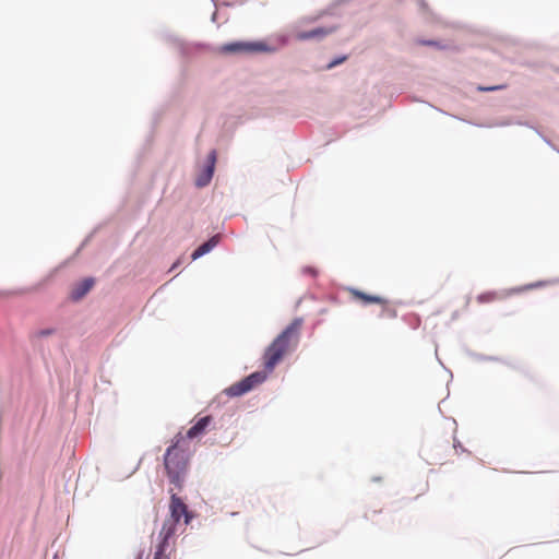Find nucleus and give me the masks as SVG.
I'll use <instances>...</instances> for the list:
<instances>
[{
	"mask_svg": "<svg viewBox=\"0 0 559 559\" xmlns=\"http://www.w3.org/2000/svg\"><path fill=\"white\" fill-rule=\"evenodd\" d=\"M164 466L175 489L181 490L189 467V453L186 447V438L181 433L175 437L173 445L166 450Z\"/></svg>",
	"mask_w": 559,
	"mask_h": 559,
	"instance_id": "1",
	"label": "nucleus"
},
{
	"mask_svg": "<svg viewBox=\"0 0 559 559\" xmlns=\"http://www.w3.org/2000/svg\"><path fill=\"white\" fill-rule=\"evenodd\" d=\"M169 492L171 493L169 503L170 515L164 521L159 536L173 538L181 518H185V523L189 524L191 515L188 512L187 504L174 492V488H170Z\"/></svg>",
	"mask_w": 559,
	"mask_h": 559,
	"instance_id": "2",
	"label": "nucleus"
},
{
	"mask_svg": "<svg viewBox=\"0 0 559 559\" xmlns=\"http://www.w3.org/2000/svg\"><path fill=\"white\" fill-rule=\"evenodd\" d=\"M302 326L301 319H295L272 343L269 349H289L299 342Z\"/></svg>",
	"mask_w": 559,
	"mask_h": 559,
	"instance_id": "3",
	"label": "nucleus"
},
{
	"mask_svg": "<svg viewBox=\"0 0 559 559\" xmlns=\"http://www.w3.org/2000/svg\"><path fill=\"white\" fill-rule=\"evenodd\" d=\"M266 379V373L263 371H257L246 377L241 381L234 383L229 388L226 389V394L228 396H240L249 391H251L258 384H261Z\"/></svg>",
	"mask_w": 559,
	"mask_h": 559,
	"instance_id": "4",
	"label": "nucleus"
},
{
	"mask_svg": "<svg viewBox=\"0 0 559 559\" xmlns=\"http://www.w3.org/2000/svg\"><path fill=\"white\" fill-rule=\"evenodd\" d=\"M266 47L262 43H233L222 47L224 52H240V51H264Z\"/></svg>",
	"mask_w": 559,
	"mask_h": 559,
	"instance_id": "5",
	"label": "nucleus"
},
{
	"mask_svg": "<svg viewBox=\"0 0 559 559\" xmlns=\"http://www.w3.org/2000/svg\"><path fill=\"white\" fill-rule=\"evenodd\" d=\"M216 163V152L213 150L210 152L207 156V166L204 168L201 175L198 176L195 183L198 187H204L210 183L213 173L214 166Z\"/></svg>",
	"mask_w": 559,
	"mask_h": 559,
	"instance_id": "6",
	"label": "nucleus"
},
{
	"mask_svg": "<svg viewBox=\"0 0 559 559\" xmlns=\"http://www.w3.org/2000/svg\"><path fill=\"white\" fill-rule=\"evenodd\" d=\"M336 29L335 26L332 27H317L311 31H302L296 34V39L298 40H310V39H322L325 36L332 34Z\"/></svg>",
	"mask_w": 559,
	"mask_h": 559,
	"instance_id": "7",
	"label": "nucleus"
},
{
	"mask_svg": "<svg viewBox=\"0 0 559 559\" xmlns=\"http://www.w3.org/2000/svg\"><path fill=\"white\" fill-rule=\"evenodd\" d=\"M350 294L355 299L361 301L364 305L379 304L383 307V310H388V300L380 296L368 295L357 289H350Z\"/></svg>",
	"mask_w": 559,
	"mask_h": 559,
	"instance_id": "8",
	"label": "nucleus"
},
{
	"mask_svg": "<svg viewBox=\"0 0 559 559\" xmlns=\"http://www.w3.org/2000/svg\"><path fill=\"white\" fill-rule=\"evenodd\" d=\"M93 286V278L88 277L83 280L73 287L71 292V299L74 301L82 299L92 289Z\"/></svg>",
	"mask_w": 559,
	"mask_h": 559,
	"instance_id": "9",
	"label": "nucleus"
},
{
	"mask_svg": "<svg viewBox=\"0 0 559 559\" xmlns=\"http://www.w3.org/2000/svg\"><path fill=\"white\" fill-rule=\"evenodd\" d=\"M212 417L211 416H204L200 418L188 431L186 435V438L188 439H194L201 435H203L207 428V426L211 424Z\"/></svg>",
	"mask_w": 559,
	"mask_h": 559,
	"instance_id": "10",
	"label": "nucleus"
},
{
	"mask_svg": "<svg viewBox=\"0 0 559 559\" xmlns=\"http://www.w3.org/2000/svg\"><path fill=\"white\" fill-rule=\"evenodd\" d=\"M221 240L219 235H215L211 237L206 242L202 243L200 247H198L193 253L191 254L192 260H197L200 257L204 255L205 253L210 252L212 249H214Z\"/></svg>",
	"mask_w": 559,
	"mask_h": 559,
	"instance_id": "11",
	"label": "nucleus"
},
{
	"mask_svg": "<svg viewBox=\"0 0 559 559\" xmlns=\"http://www.w3.org/2000/svg\"><path fill=\"white\" fill-rule=\"evenodd\" d=\"M158 537H159V542L156 546V550L154 552L153 559H169V555H168L167 550L170 547L171 537H166V536H158Z\"/></svg>",
	"mask_w": 559,
	"mask_h": 559,
	"instance_id": "12",
	"label": "nucleus"
},
{
	"mask_svg": "<svg viewBox=\"0 0 559 559\" xmlns=\"http://www.w3.org/2000/svg\"><path fill=\"white\" fill-rule=\"evenodd\" d=\"M499 299V295L495 292L481 293L476 297L478 304H490Z\"/></svg>",
	"mask_w": 559,
	"mask_h": 559,
	"instance_id": "13",
	"label": "nucleus"
},
{
	"mask_svg": "<svg viewBox=\"0 0 559 559\" xmlns=\"http://www.w3.org/2000/svg\"><path fill=\"white\" fill-rule=\"evenodd\" d=\"M283 352H273V354L265 359V367L267 370H272L274 366L281 360Z\"/></svg>",
	"mask_w": 559,
	"mask_h": 559,
	"instance_id": "14",
	"label": "nucleus"
},
{
	"mask_svg": "<svg viewBox=\"0 0 559 559\" xmlns=\"http://www.w3.org/2000/svg\"><path fill=\"white\" fill-rule=\"evenodd\" d=\"M503 87H504L503 85H499V86H487V87L479 86V87H478V91H481V92H490V91L501 90V88H503Z\"/></svg>",
	"mask_w": 559,
	"mask_h": 559,
	"instance_id": "15",
	"label": "nucleus"
},
{
	"mask_svg": "<svg viewBox=\"0 0 559 559\" xmlns=\"http://www.w3.org/2000/svg\"><path fill=\"white\" fill-rule=\"evenodd\" d=\"M52 333H53V330H51V329H46V330H41V331L37 332V333L35 334V337H44V336H48V335H50V334H52Z\"/></svg>",
	"mask_w": 559,
	"mask_h": 559,
	"instance_id": "16",
	"label": "nucleus"
},
{
	"mask_svg": "<svg viewBox=\"0 0 559 559\" xmlns=\"http://www.w3.org/2000/svg\"><path fill=\"white\" fill-rule=\"evenodd\" d=\"M343 60H345V57H344V58H342V59H340V60H335V61L331 62V63L329 64V68H332V67H334V66H336V64L341 63Z\"/></svg>",
	"mask_w": 559,
	"mask_h": 559,
	"instance_id": "17",
	"label": "nucleus"
},
{
	"mask_svg": "<svg viewBox=\"0 0 559 559\" xmlns=\"http://www.w3.org/2000/svg\"><path fill=\"white\" fill-rule=\"evenodd\" d=\"M420 44H421V45H429V46H435V45H437V43L431 41V40H429V41H420Z\"/></svg>",
	"mask_w": 559,
	"mask_h": 559,
	"instance_id": "18",
	"label": "nucleus"
},
{
	"mask_svg": "<svg viewBox=\"0 0 559 559\" xmlns=\"http://www.w3.org/2000/svg\"><path fill=\"white\" fill-rule=\"evenodd\" d=\"M538 284H532V285H528L527 288H533V287H537Z\"/></svg>",
	"mask_w": 559,
	"mask_h": 559,
	"instance_id": "19",
	"label": "nucleus"
},
{
	"mask_svg": "<svg viewBox=\"0 0 559 559\" xmlns=\"http://www.w3.org/2000/svg\"><path fill=\"white\" fill-rule=\"evenodd\" d=\"M138 559H141V556H139V558H138Z\"/></svg>",
	"mask_w": 559,
	"mask_h": 559,
	"instance_id": "20",
	"label": "nucleus"
}]
</instances>
